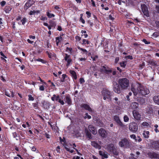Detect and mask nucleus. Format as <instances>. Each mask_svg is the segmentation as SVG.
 Returning a JSON list of instances; mask_svg holds the SVG:
<instances>
[{
  "label": "nucleus",
  "mask_w": 159,
  "mask_h": 159,
  "mask_svg": "<svg viewBox=\"0 0 159 159\" xmlns=\"http://www.w3.org/2000/svg\"><path fill=\"white\" fill-rule=\"evenodd\" d=\"M131 90L134 93V98L139 102L140 101H144V100L143 98H139L137 96L138 93L139 95H141L143 96L148 95L150 93V91L148 89H147L146 87L142 86L140 84H139L136 89L132 86Z\"/></svg>",
  "instance_id": "1"
},
{
  "label": "nucleus",
  "mask_w": 159,
  "mask_h": 159,
  "mask_svg": "<svg viewBox=\"0 0 159 159\" xmlns=\"http://www.w3.org/2000/svg\"><path fill=\"white\" fill-rule=\"evenodd\" d=\"M118 83L121 90L127 89L129 86V80L126 78L119 79Z\"/></svg>",
  "instance_id": "2"
},
{
  "label": "nucleus",
  "mask_w": 159,
  "mask_h": 159,
  "mask_svg": "<svg viewBox=\"0 0 159 159\" xmlns=\"http://www.w3.org/2000/svg\"><path fill=\"white\" fill-rule=\"evenodd\" d=\"M106 149L109 152L112 153L114 155L117 156L119 154L117 149L115 148L113 144L109 143L107 144Z\"/></svg>",
  "instance_id": "3"
},
{
  "label": "nucleus",
  "mask_w": 159,
  "mask_h": 159,
  "mask_svg": "<svg viewBox=\"0 0 159 159\" xmlns=\"http://www.w3.org/2000/svg\"><path fill=\"white\" fill-rule=\"evenodd\" d=\"M119 146L124 148H128L129 146V143L127 139L124 138L122 139L119 143Z\"/></svg>",
  "instance_id": "4"
},
{
  "label": "nucleus",
  "mask_w": 159,
  "mask_h": 159,
  "mask_svg": "<svg viewBox=\"0 0 159 159\" xmlns=\"http://www.w3.org/2000/svg\"><path fill=\"white\" fill-rule=\"evenodd\" d=\"M102 93L104 100H106L107 99L111 100V93L110 91L107 89L103 90L102 91Z\"/></svg>",
  "instance_id": "5"
},
{
  "label": "nucleus",
  "mask_w": 159,
  "mask_h": 159,
  "mask_svg": "<svg viewBox=\"0 0 159 159\" xmlns=\"http://www.w3.org/2000/svg\"><path fill=\"white\" fill-rule=\"evenodd\" d=\"M129 129L130 131L134 132H136L138 129L137 124L135 122L130 123L129 125Z\"/></svg>",
  "instance_id": "6"
},
{
  "label": "nucleus",
  "mask_w": 159,
  "mask_h": 159,
  "mask_svg": "<svg viewBox=\"0 0 159 159\" xmlns=\"http://www.w3.org/2000/svg\"><path fill=\"white\" fill-rule=\"evenodd\" d=\"M112 86L113 90L115 93L118 94L120 93L121 91L120 86L116 82L113 81Z\"/></svg>",
  "instance_id": "7"
},
{
  "label": "nucleus",
  "mask_w": 159,
  "mask_h": 159,
  "mask_svg": "<svg viewBox=\"0 0 159 159\" xmlns=\"http://www.w3.org/2000/svg\"><path fill=\"white\" fill-rule=\"evenodd\" d=\"M113 119L114 121L117 123L118 125L121 128H125V125L123 124L118 116L115 115L114 116Z\"/></svg>",
  "instance_id": "8"
},
{
  "label": "nucleus",
  "mask_w": 159,
  "mask_h": 159,
  "mask_svg": "<svg viewBox=\"0 0 159 159\" xmlns=\"http://www.w3.org/2000/svg\"><path fill=\"white\" fill-rule=\"evenodd\" d=\"M64 59L67 62L66 66L67 67L69 66L72 64V60L70 57V55H68L67 53H65Z\"/></svg>",
  "instance_id": "9"
},
{
  "label": "nucleus",
  "mask_w": 159,
  "mask_h": 159,
  "mask_svg": "<svg viewBox=\"0 0 159 159\" xmlns=\"http://www.w3.org/2000/svg\"><path fill=\"white\" fill-rule=\"evenodd\" d=\"M141 8L144 15L147 17H148L149 15L148 8L144 4H142L141 5Z\"/></svg>",
  "instance_id": "10"
},
{
  "label": "nucleus",
  "mask_w": 159,
  "mask_h": 159,
  "mask_svg": "<svg viewBox=\"0 0 159 159\" xmlns=\"http://www.w3.org/2000/svg\"><path fill=\"white\" fill-rule=\"evenodd\" d=\"M103 69H100V71L101 72H104V73L108 74L109 73H111L112 70L110 69L107 66L105 65L102 66Z\"/></svg>",
  "instance_id": "11"
},
{
  "label": "nucleus",
  "mask_w": 159,
  "mask_h": 159,
  "mask_svg": "<svg viewBox=\"0 0 159 159\" xmlns=\"http://www.w3.org/2000/svg\"><path fill=\"white\" fill-rule=\"evenodd\" d=\"M34 2L33 0H28L24 6L25 10H27L30 7L34 4Z\"/></svg>",
  "instance_id": "12"
},
{
  "label": "nucleus",
  "mask_w": 159,
  "mask_h": 159,
  "mask_svg": "<svg viewBox=\"0 0 159 159\" xmlns=\"http://www.w3.org/2000/svg\"><path fill=\"white\" fill-rule=\"evenodd\" d=\"M148 157L151 159L159 158V154L154 152H149L148 153Z\"/></svg>",
  "instance_id": "13"
},
{
  "label": "nucleus",
  "mask_w": 159,
  "mask_h": 159,
  "mask_svg": "<svg viewBox=\"0 0 159 159\" xmlns=\"http://www.w3.org/2000/svg\"><path fill=\"white\" fill-rule=\"evenodd\" d=\"M151 146L155 149H158L159 148V141H153L151 143Z\"/></svg>",
  "instance_id": "14"
},
{
  "label": "nucleus",
  "mask_w": 159,
  "mask_h": 159,
  "mask_svg": "<svg viewBox=\"0 0 159 159\" xmlns=\"http://www.w3.org/2000/svg\"><path fill=\"white\" fill-rule=\"evenodd\" d=\"M99 135L103 138H106L107 133L105 130L103 128H101L98 130Z\"/></svg>",
  "instance_id": "15"
},
{
  "label": "nucleus",
  "mask_w": 159,
  "mask_h": 159,
  "mask_svg": "<svg viewBox=\"0 0 159 159\" xmlns=\"http://www.w3.org/2000/svg\"><path fill=\"white\" fill-rule=\"evenodd\" d=\"M80 107L82 108H84L85 110L88 111L89 112H91L92 111V108L90 107L87 104H82L80 105Z\"/></svg>",
  "instance_id": "16"
},
{
  "label": "nucleus",
  "mask_w": 159,
  "mask_h": 159,
  "mask_svg": "<svg viewBox=\"0 0 159 159\" xmlns=\"http://www.w3.org/2000/svg\"><path fill=\"white\" fill-rule=\"evenodd\" d=\"M42 104L43 108L46 109H48L50 107V103L48 101H43L42 102Z\"/></svg>",
  "instance_id": "17"
},
{
  "label": "nucleus",
  "mask_w": 159,
  "mask_h": 159,
  "mask_svg": "<svg viewBox=\"0 0 159 159\" xmlns=\"http://www.w3.org/2000/svg\"><path fill=\"white\" fill-rule=\"evenodd\" d=\"M133 115L134 118L137 120H139L140 119V115L136 111H134L133 112Z\"/></svg>",
  "instance_id": "18"
},
{
  "label": "nucleus",
  "mask_w": 159,
  "mask_h": 159,
  "mask_svg": "<svg viewBox=\"0 0 159 159\" xmlns=\"http://www.w3.org/2000/svg\"><path fill=\"white\" fill-rule=\"evenodd\" d=\"M88 129L93 134H97V130L95 127L92 125H89L88 127Z\"/></svg>",
  "instance_id": "19"
},
{
  "label": "nucleus",
  "mask_w": 159,
  "mask_h": 159,
  "mask_svg": "<svg viewBox=\"0 0 159 159\" xmlns=\"http://www.w3.org/2000/svg\"><path fill=\"white\" fill-rule=\"evenodd\" d=\"M66 102L68 105H71L72 103V100L69 94H67L66 97Z\"/></svg>",
  "instance_id": "20"
},
{
  "label": "nucleus",
  "mask_w": 159,
  "mask_h": 159,
  "mask_svg": "<svg viewBox=\"0 0 159 159\" xmlns=\"http://www.w3.org/2000/svg\"><path fill=\"white\" fill-rule=\"evenodd\" d=\"M12 9V6L8 5L5 6L4 9V11L6 13H8Z\"/></svg>",
  "instance_id": "21"
},
{
  "label": "nucleus",
  "mask_w": 159,
  "mask_h": 159,
  "mask_svg": "<svg viewBox=\"0 0 159 159\" xmlns=\"http://www.w3.org/2000/svg\"><path fill=\"white\" fill-rule=\"evenodd\" d=\"M84 131L85 133V135L89 139H92V135L90 131L87 128H85Z\"/></svg>",
  "instance_id": "22"
},
{
  "label": "nucleus",
  "mask_w": 159,
  "mask_h": 159,
  "mask_svg": "<svg viewBox=\"0 0 159 159\" xmlns=\"http://www.w3.org/2000/svg\"><path fill=\"white\" fill-rule=\"evenodd\" d=\"M99 155L102 157V159H103V158H107L108 157V155L107 154V153L105 152L101 151H99Z\"/></svg>",
  "instance_id": "23"
},
{
  "label": "nucleus",
  "mask_w": 159,
  "mask_h": 159,
  "mask_svg": "<svg viewBox=\"0 0 159 159\" xmlns=\"http://www.w3.org/2000/svg\"><path fill=\"white\" fill-rule=\"evenodd\" d=\"M91 145L92 146L96 148L100 149L101 148V146L98 144L95 141H92L91 143Z\"/></svg>",
  "instance_id": "24"
},
{
  "label": "nucleus",
  "mask_w": 159,
  "mask_h": 159,
  "mask_svg": "<svg viewBox=\"0 0 159 159\" xmlns=\"http://www.w3.org/2000/svg\"><path fill=\"white\" fill-rule=\"evenodd\" d=\"M96 123L97 125L100 127H103L104 125L102 122L99 119L96 120Z\"/></svg>",
  "instance_id": "25"
},
{
  "label": "nucleus",
  "mask_w": 159,
  "mask_h": 159,
  "mask_svg": "<svg viewBox=\"0 0 159 159\" xmlns=\"http://www.w3.org/2000/svg\"><path fill=\"white\" fill-rule=\"evenodd\" d=\"M60 141L61 143L62 144L63 146L66 147V139L65 137H63V138L62 139L61 137L59 138Z\"/></svg>",
  "instance_id": "26"
},
{
  "label": "nucleus",
  "mask_w": 159,
  "mask_h": 159,
  "mask_svg": "<svg viewBox=\"0 0 159 159\" xmlns=\"http://www.w3.org/2000/svg\"><path fill=\"white\" fill-rule=\"evenodd\" d=\"M139 104L135 102H133L131 104V107L132 109H136L139 107Z\"/></svg>",
  "instance_id": "27"
},
{
  "label": "nucleus",
  "mask_w": 159,
  "mask_h": 159,
  "mask_svg": "<svg viewBox=\"0 0 159 159\" xmlns=\"http://www.w3.org/2000/svg\"><path fill=\"white\" fill-rule=\"evenodd\" d=\"M153 99L156 104L159 105V96H155L153 98Z\"/></svg>",
  "instance_id": "28"
},
{
  "label": "nucleus",
  "mask_w": 159,
  "mask_h": 159,
  "mask_svg": "<svg viewBox=\"0 0 159 159\" xmlns=\"http://www.w3.org/2000/svg\"><path fill=\"white\" fill-rule=\"evenodd\" d=\"M70 73L74 79L76 80L77 79V77L76 74V72L75 71L73 70H70Z\"/></svg>",
  "instance_id": "29"
},
{
  "label": "nucleus",
  "mask_w": 159,
  "mask_h": 159,
  "mask_svg": "<svg viewBox=\"0 0 159 159\" xmlns=\"http://www.w3.org/2000/svg\"><path fill=\"white\" fill-rule=\"evenodd\" d=\"M59 98L60 97L59 95H57L56 94H54L53 95V96L51 97V99L53 101H54L55 100H56L57 101L58 100H59Z\"/></svg>",
  "instance_id": "30"
},
{
  "label": "nucleus",
  "mask_w": 159,
  "mask_h": 159,
  "mask_svg": "<svg viewBox=\"0 0 159 159\" xmlns=\"http://www.w3.org/2000/svg\"><path fill=\"white\" fill-rule=\"evenodd\" d=\"M149 131H143V135L145 138H148L149 137Z\"/></svg>",
  "instance_id": "31"
},
{
  "label": "nucleus",
  "mask_w": 159,
  "mask_h": 159,
  "mask_svg": "<svg viewBox=\"0 0 159 159\" xmlns=\"http://www.w3.org/2000/svg\"><path fill=\"white\" fill-rule=\"evenodd\" d=\"M66 78H68V76L66 74H63L62 75V77L60 80V82H65L66 80Z\"/></svg>",
  "instance_id": "32"
},
{
  "label": "nucleus",
  "mask_w": 159,
  "mask_h": 159,
  "mask_svg": "<svg viewBox=\"0 0 159 159\" xmlns=\"http://www.w3.org/2000/svg\"><path fill=\"white\" fill-rule=\"evenodd\" d=\"M146 112L149 114H151L153 112V110L152 107H148L146 110Z\"/></svg>",
  "instance_id": "33"
},
{
  "label": "nucleus",
  "mask_w": 159,
  "mask_h": 159,
  "mask_svg": "<svg viewBox=\"0 0 159 159\" xmlns=\"http://www.w3.org/2000/svg\"><path fill=\"white\" fill-rule=\"evenodd\" d=\"M51 11H48L46 12V15L49 18H51L52 17H54L55 16L54 14L50 13V12H51Z\"/></svg>",
  "instance_id": "34"
},
{
  "label": "nucleus",
  "mask_w": 159,
  "mask_h": 159,
  "mask_svg": "<svg viewBox=\"0 0 159 159\" xmlns=\"http://www.w3.org/2000/svg\"><path fill=\"white\" fill-rule=\"evenodd\" d=\"M114 102L118 106H120V101L118 100V99L117 97H115L114 99Z\"/></svg>",
  "instance_id": "35"
},
{
  "label": "nucleus",
  "mask_w": 159,
  "mask_h": 159,
  "mask_svg": "<svg viewBox=\"0 0 159 159\" xmlns=\"http://www.w3.org/2000/svg\"><path fill=\"white\" fill-rule=\"evenodd\" d=\"M90 42L88 40H87L85 39H83L82 40V43H81L82 45H86V44H89L90 43Z\"/></svg>",
  "instance_id": "36"
},
{
  "label": "nucleus",
  "mask_w": 159,
  "mask_h": 159,
  "mask_svg": "<svg viewBox=\"0 0 159 159\" xmlns=\"http://www.w3.org/2000/svg\"><path fill=\"white\" fill-rule=\"evenodd\" d=\"M49 23L50 24V25L51 26H52V27H53L54 28H55V27L56 25V24L54 21H53L52 20H50L49 21Z\"/></svg>",
  "instance_id": "37"
},
{
  "label": "nucleus",
  "mask_w": 159,
  "mask_h": 159,
  "mask_svg": "<svg viewBox=\"0 0 159 159\" xmlns=\"http://www.w3.org/2000/svg\"><path fill=\"white\" fill-rule=\"evenodd\" d=\"M119 64L121 67L124 68L126 65L127 61H122L121 62H120Z\"/></svg>",
  "instance_id": "38"
},
{
  "label": "nucleus",
  "mask_w": 159,
  "mask_h": 159,
  "mask_svg": "<svg viewBox=\"0 0 159 159\" xmlns=\"http://www.w3.org/2000/svg\"><path fill=\"white\" fill-rule=\"evenodd\" d=\"M34 61H38L41 62L43 64L46 63L47 62L45 60L42 59L41 58H38V59H34Z\"/></svg>",
  "instance_id": "39"
},
{
  "label": "nucleus",
  "mask_w": 159,
  "mask_h": 159,
  "mask_svg": "<svg viewBox=\"0 0 159 159\" xmlns=\"http://www.w3.org/2000/svg\"><path fill=\"white\" fill-rule=\"evenodd\" d=\"M77 48L79 50L81 51L83 53H85L86 54L87 53L88 51L86 49L82 48L79 46Z\"/></svg>",
  "instance_id": "40"
},
{
  "label": "nucleus",
  "mask_w": 159,
  "mask_h": 159,
  "mask_svg": "<svg viewBox=\"0 0 159 159\" xmlns=\"http://www.w3.org/2000/svg\"><path fill=\"white\" fill-rule=\"evenodd\" d=\"M149 63L150 64V65L152 66H157V64L156 62V61H149Z\"/></svg>",
  "instance_id": "41"
},
{
  "label": "nucleus",
  "mask_w": 159,
  "mask_h": 159,
  "mask_svg": "<svg viewBox=\"0 0 159 159\" xmlns=\"http://www.w3.org/2000/svg\"><path fill=\"white\" fill-rule=\"evenodd\" d=\"M66 52L69 51V53H70V54H71L73 52L72 48H69L68 47H67L66 49Z\"/></svg>",
  "instance_id": "42"
},
{
  "label": "nucleus",
  "mask_w": 159,
  "mask_h": 159,
  "mask_svg": "<svg viewBox=\"0 0 159 159\" xmlns=\"http://www.w3.org/2000/svg\"><path fill=\"white\" fill-rule=\"evenodd\" d=\"M27 21V19L25 17H23L21 20L20 21L22 23V24L23 25H24L25 22Z\"/></svg>",
  "instance_id": "43"
},
{
  "label": "nucleus",
  "mask_w": 159,
  "mask_h": 159,
  "mask_svg": "<svg viewBox=\"0 0 159 159\" xmlns=\"http://www.w3.org/2000/svg\"><path fill=\"white\" fill-rule=\"evenodd\" d=\"M85 116L84 117V119L87 118L88 119H90L91 118V116L90 115H89L88 113H86L85 114Z\"/></svg>",
  "instance_id": "44"
},
{
  "label": "nucleus",
  "mask_w": 159,
  "mask_h": 159,
  "mask_svg": "<svg viewBox=\"0 0 159 159\" xmlns=\"http://www.w3.org/2000/svg\"><path fill=\"white\" fill-rule=\"evenodd\" d=\"M28 100L29 101H33L34 100V98L32 96L31 94H29L28 95Z\"/></svg>",
  "instance_id": "45"
},
{
  "label": "nucleus",
  "mask_w": 159,
  "mask_h": 159,
  "mask_svg": "<svg viewBox=\"0 0 159 159\" xmlns=\"http://www.w3.org/2000/svg\"><path fill=\"white\" fill-rule=\"evenodd\" d=\"M129 119L127 115H125L124 116V121L125 122H127L129 121Z\"/></svg>",
  "instance_id": "46"
},
{
  "label": "nucleus",
  "mask_w": 159,
  "mask_h": 159,
  "mask_svg": "<svg viewBox=\"0 0 159 159\" xmlns=\"http://www.w3.org/2000/svg\"><path fill=\"white\" fill-rule=\"evenodd\" d=\"M142 125L143 126H146V127H148L150 126L149 124L148 123L145 121L143 122L142 123Z\"/></svg>",
  "instance_id": "47"
},
{
  "label": "nucleus",
  "mask_w": 159,
  "mask_h": 159,
  "mask_svg": "<svg viewBox=\"0 0 159 159\" xmlns=\"http://www.w3.org/2000/svg\"><path fill=\"white\" fill-rule=\"evenodd\" d=\"M56 41H57V42H60V41H61L62 40V37H61V36H60V37H57L56 38Z\"/></svg>",
  "instance_id": "48"
},
{
  "label": "nucleus",
  "mask_w": 159,
  "mask_h": 159,
  "mask_svg": "<svg viewBox=\"0 0 159 159\" xmlns=\"http://www.w3.org/2000/svg\"><path fill=\"white\" fill-rule=\"evenodd\" d=\"M32 105L34 107L35 109H38V102H37L36 103H32Z\"/></svg>",
  "instance_id": "49"
},
{
  "label": "nucleus",
  "mask_w": 159,
  "mask_h": 159,
  "mask_svg": "<svg viewBox=\"0 0 159 159\" xmlns=\"http://www.w3.org/2000/svg\"><path fill=\"white\" fill-rule=\"evenodd\" d=\"M6 2L5 1L3 0L2 2H0V5L1 7H3L6 4Z\"/></svg>",
  "instance_id": "50"
},
{
  "label": "nucleus",
  "mask_w": 159,
  "mask_h": 159,
  "mask_svg": "<svg viewBox=\"0 0 159 159\" xmlns=\"http://www.w3.org/2000/svg\"><path fill=\"white\" fill-rule=\"evenodd\" d=\"M87 22L88 24H89V26L90 27H91L93 26V22H92L90 20H88L87 21Z\"/></svg>",
  "instance_id": "51"
},
{
  "label": "nucleus",
  "mask_w": 159,
  "mask_h": 159,
  "mask_svg": "<svg viewBox=\"0 0 159 159\" xmlns=\"http://www.w3.org/2000/svg\"><path fill=\"white\" fill-rule=\"evenodd\" d=\"M152 36L155 38H157L159 36V33L157 32H155L153 34Z\"/></svg>",
  "instance_id": "52"
},
{
  "label": "nucleus",
  "mask_w": 159,
  "mask_h": 159,
  "mask_svg": "<svg viewBox=\"0 0 159 159\" xmlns=\"http://www.w3.org/2000/svg\"><path fill=\"white\" fill-rule=\"evenodd\" d=\"M130 137L131 139H134L135 141H137V139L136 138V137L135 134H133L130 135Z\"/></svg>",
  "instance_id": "53"
},
{
  "label": "nucleus",
  "mask_w": 159,
  "mask_h": 159,
  "mask_svg": "<svg viewBox=\"0 0 159 159\" xmlns=\"http://www.w3.org/2000/svg\"><path fill=\"white\" fill-rule=\"evenodd\" d=\"M64 148L67 151L71 153H73L74 152L73 150H70L69 148L66 147H65Z\"/></svg>",
  "instance_id": "54"
},
{
  "label": "nucleus",
  "mask_w": 159,
  "mask_h": 159,
  "mask_svg": "<svg viewBox=\"0 0 159 159\" xmlns=\"http://www.w3.org/2000/svg\"><path fill=\"white\" fill-rule=\"evenodd\" d=\"M39 90L41 91H44L45 90V88L43 85L39 86Z\"/></svg>",
  "instance_id": "55"
},
{
  "label": "nucleus",
  "mask_w": 159,
  "mask_h": 159,
  "mask_svg": "<svg viewBox=\"0 0 159 159\" xmlns=\"http://www.w3.org/2000/svg\"><path fill=\"white\" fill-rule=\"evenodd\" d=\"M57 102H58L59 103H60L61 105H63L65 104L63 101L61 100L60 98H59V100H58Z\"/></svg>",
  "instance_id": "56"
},
{
  "label": "nucleus",
  "mask_w": 159,
  "mask_h": 159,
  "mask_svg": "<svg viewBox=\"0 0 159 159\" xmlns=\"http://www.w3.org/2000/svg\"><path fill=\"white\" fill-rule=\"evenodd\" d=\"M142 41L146 44H149L150 43V42L147 41L145 39H143Z\"/></svg>",
  "instance_id": "57"
},
{
  "label": "nucleus",
  "mask_w": 159,
  "mask_h": 159,
  "mask_svg": "<svg viewBox=\"0 0 159 159\" xmlns=\"http://www.w3.org/2000/svg\"><path fill=\"white\" fill-rule=\"evenodd\" d=\"M91 58L92 59L93 61H96L98 58V56L97 55H95L94 57L91 56Z\"/></svg>",
  "instance_id": "58"
},
{
  "label": "nucleus",
  "mask_w": 159,
  "mask_h": 159,
  "mask_svg": "<svg viewBox=\"0 0 159 159\" xmlns=\"http://www.w3.org/2000/svg\"><path fill=\"white\" fill-rule=\"evenodd\" d=\"M45 52H46V54L48 55V57L49 58H52V56H51L52 53H50L48 51H46Z\"/></svg>",
  "instance_id": "59"
},
{
  "label": "nucleus",
  "mask_w": 159,
  "mask_h": 159,
  "mask_svg": "<svg viewBox=\"0 0 159 159\" xmlns=\"http://www.w3.org/2000/svg\"><path fill=\"white\" fill-rule=\"evenodd\" d=\"M56 150L57 153H60V148L59 146H57L56 148Z\"/></svg>",
  "instance_id": "60"
},
{
  "label": "nucleus",
  "mask_w": 159,
  "mask_h": 159,
  "mask_svg": "<svg viewBox=\"0 0 159 159\" xmlns=\"http://www.w3.org/2000/svg\"><path fill=\"white\" fill-rule=\"evenodd\" d=\"M48 18L46 16H42L40 18V20H42L44 21L45 20H47Z\"/></svg>",
  "instance_id": "61"
},
{
  "label": "nucleus",
  "mask_w": 159,
  "mask_h": 159,
  "mask_svg": "<svg viewBox=\"0 0 159 159\" xmlns=\"http://www.w3.org/2000/svg\"><path fill=\"white\" fill-rule=\"evenodd\" d=\"M86 14L87 15V17L88 18H89L91 17V14L89 11H86Z\"/></svg>",
  "instance_id": "62"
},
{
  "label": "nucleus",
  "mask_w": 159,
  "mask_h": 159,
  "mask_svg": "<svg viewBox=\"0 0 159 159\" xmlns=\"http://www.w3.org/2000/svg\"><path fill=\"white\" fill-rule=\"evenodd\" d=\"M125 58L126 59H128L130 60H132L133 59V57L132 56L130 55H129L127 56H125Z\"/></svg>",
  "instance_id": "63"
},
{
  "label": "nucleus",
  "mask_w": 159,
  "mask_h": 159,
  "mask_svg": "<svg viewBox=\"0 0 159 159\" xmlns=\"http://www.w3.org/2000/svg\"><path fill=\"white\" fill-rule=\"evenodd\" d=\"M75 39L77 41H78L79 42L80 40L81 39V38L80 36H79L78 35H76L75 37Z\"/></svg>",
  "instance_id": "64"
}]
</instances>
